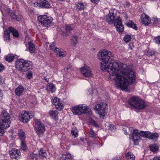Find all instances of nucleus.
I'll use <instances>...</instances> for the list:
<instances>
[{
	"instance_id": "bb28decb",
	"label": "nucleus",
	"mask_w": 160,
	"mask_h": 160,
	"mask_svg": "<svg viewBox=\"0 0 160 160\" xmlns=\"http://www.w3.org/2000/svg\"><path fill=\"white\" fill-rule=\"evenodd\" d=\"M47 155L46 150L44 149H41L39 152L38 156H39L41 158L43 159L46 157Z\"/></svg>"
},
{
	"instance_id": "c85d7f7f",
	"label": "nucleus",
	"mask_w": 160,
	"mask_h": 160,
	"mask_svg": "<svg viewBox=\"0 0 160 160\" xmlns=\"http://www.w3.org/2000/svg\"><path fill=\"white\" fill-rule=\"evenodd\" d=\"M78 36L76 35H74L71 38V44L74 47L78 42Z\"/></svg>"
},
{
	"instance_id": "0eeeda50",
	"label": "nucleus",
	"mask_w": 160,
	"mask_h": 160,
	"mask_svg": "<svg viewBox=\"0 0 160 160\" xmlns=\"http://www.w3.org/2000/svg\"><path fill=\"white\" fill-rule=\"evenodd\" d=\"M106 106L107 104L106 103L102 102L98 104L95 108L96 110L98 111L100 117L103 118L106 115Z\"/></svg>"
},
{
	"instance_id": "dca6fc26",
	"label": "nucleus",
	"mask_w": 160,
	"mask_h": 160,
	"mask_svg": "<svg viewBox=\"0 0 160 160\" xmlns=\"http://www.w3.org/2000/svg\"><path fill=\"white\" fill-rule=\"evenodd\" d=\"M141 22L142 24L148 25L150 22L151 20L148 16L145 14H142L141 16Z\"/></svg>"
},
{
	"instance_id": "a19ab883",
	"label": "nucleus",
	"mask_w": 160,
	"mask_h": 160,
	"mask_svg": "<svg viewBox=\"0 0 160 160\" xmlns=\"http://www.w3.org/2000/svg\"><path fill=\"white\" fill-rule=\"evenodd\" d=\"M29 50H34L35 49L34 45L31 42H28Z\"/></svg>"
},
{
	"instance_id": "ea45409f",
	"label": "nucleus",
	"mask_w": 160,
	"mask_h": 160,
	"mask_svg": "<svg viewBox=\"0 0 160 160\" xmlns=\"http://www.w3.org/2000/svg\"><path fill=\"white\" fill-rule=\"evenodd\" d=\"M149 148L150 150L153 152L156 151L158 149L157 146L155 145H151Z\"/></svg>"
},
{
	"instance_id": "1a4fd4ad",
	"label": "nucleus",
	"mask_w": 160,
	"mask_h": 160,
	"mask_svg": "<svg viewBox=\"0 0 160 160\" xmlns=\"http://www.w3.org/2000/svg\"><path fill=\"white\" fill-rule=\"evenodd\" d=\"M35 128L36 133L39 136L42 134L45 130L44 125L42 122L38 121L35 122Z\"/></svg>"
},
{
	"instance_id": "f3484780",
	"label": "nucleus",
	"mask_w": 160,
	"mask_h": 160,
	"mask_svg": "<svg viewBox=\"0 0 160 160\" xmlns=\"http://www.w3.org/2000/svg\"><path fill=\"white\" fill-rule=\"evenodd\" d=\"M79 105L72 108V111L74 115H80L81 114Z\"/></svg>"
},
{
	"instance_id": "7ed1b4c3",
	"label": "nucleus",
	"mask_w": 160,
	"mask_h": 160,
	"mask_svg": "<svg viewBox=\"0 0 160 160\" xmlns=\"http://www.w3.org/2000/svg\"><path fill=\"white\" fill-rule=\"evenodd\" d=\"M106 21L110 24H114L116 26L117 31L122 32L124 29L121 19L119 16H116V14L110 12L106 17Z\"/></svg>"
},
{
	"instance_id": "5fc2aeb1",
	"label": "nucleus",
	"mask_w": 160,
	"mask_h": 160,
	"mask_svg": "<svg viewBox=\"0 0 160 160\" xmlns=\"http://www.w3.org/2000/svg\"><path fill=\"white\" fill-rule=\"evenodd\" d=\"M2 91L0 89V99L2 98Z\"/></svg>"
},
{
	"instance_id": "9b49d317",
	"label": "nucleus",
	"mask_w": 160,
	"mask_h": 160,
	"mask_svg": "<svg viewBox=\"0 0 160 160\" xmlns=\"http://www.w3.org/2000/svg\"><path fill=\"white\" fill-rule=\"evenodd\" d=\"M80 70L81 73L85 77L90 78L92 76L91 70L88 66H84L80 69Z\"/></svg>"
},
{
	"instance_id": "7c9ffc66",
	"label": "nucleus",
	"mask_w": 160,
	"mask_h": 160,
	"mask_svg": "<svg viewBox=\"0 0 160 160\" xmlns=\"http://www.w3.org/2000/svg\"><path fill=\"white\" fill-rule=\"evenodd\" d=\"M125 156L126 159L127 160H134L135 159V157L131 152H128L125 155Z\"/></svg>"
},
{
	"instance_id": "2eb2a0df",
	"label": "nucleus",
	"mask_w": 160,
	"mask_h": 160,
	"mask_svg": "<svg viewBox=\"0 0 160 160\" xmlns=\"http://www.w3.org/2000/svg\"><path fill=\"white\" fill-rule=\"evenodd\" d=\"M52 103L55 106V107L57 109L61 110L62 108L63 105L60 102L59 99L57 97L54 98L52 100Z\"/></svg>"
},
{
	"instance_id": "bf43d9fd",
	"label": "nucleus",
	"mask_w": 160,
	"mask_h": 160,
	"mask_svg": "<svg viewBox=\"0 0 160 160\" xmlns=\"http://www.w3.org/2000/svg\"><path fill=\"white\" fill-rule=\"evenodd\" d=\"M30 51V53H34L35 51Z\"/></svg>"
},
{
	"instance_id": "f03ea898",
	"label": "nucleus",
	"mask_w": 160,
	"mask_h": 160,
	"mask_svg": "<svg viewBox=\"0 0 160 160\" xmlns=\"http://www.w3.org/2000/svg\"><path fill=\"white\" fill-rule=\"evenodd\" d=\"M15 64V68L18 71L22 72L28 71L27 76V78L31 79L32 78V73L29 71L33 68V64L31 61L22 59H18Z\"/></svg>"
},
{
	"instance_id": "052dcab7",
	"label": "nucleus",
	"mask_w": 160,
	"mask_h": 160,
	"mask_svg": "<svg viewBox=\"0 0 160 160\" xmlns=\"http://www.w3.org/2000/svg\"><path fill=\"white\" fill-rule=\"evenodd\" d=\"M2 78H1V77H0V83H1L2 82Z\"/></svg>"
},
{
	"instance_id": "2f4dec72",
	"label": "nucleus",
	"mask_w": 160,
	"mask_h": 160,
	"mask_svg": "<svg viewBox=\"0 0 160 160\" xmlns=\"http://www.w3.org/2000/svg\"><path fill=\"white\" fill-rule=\"evenodd\" d=\"M18 134L21 141L25 140L26 138L25 133L23 131L20 130L18 132Z\"/></svg>"
},
{
	"instance_id": "4be33fe9",
	"label": "nucleus",
	"mask_w": 160,
	"mask_h": 160,
	"mask_svg": "<svg viewBox=\"0 0 160 160\" xmlns=\"http://www.w3.org/2000/svg\"><path fill=\"white\" fill-rule=\"evenodd\" d=\"M47 90L48 92H51L52 93L54 92L56 90L55 85L52 83H49L47 86Z\"/></svg>"
},
{
	"instance_id": "6e6552de",
	"label": "nucleus",
	"mask_w": 160,
	"mask_h": 160,
	"mask_svg": "<svg viewBox=\"0 0 160 160\" xmlns=\"http://www.w3.org/2000/svg\"><path fill=\"white\" fill-rule=\"evenodd\" d=\"M38 20L42 25L43 26H47L51 23L52 18L47 15H42L38 17Z\"/></svg>"
},
{
	"instance_id": "20e7f679",
	"label": "nucleus",
	"mask_w": 160,
	"mask_h": 160,
	"mask_svg": "<svg viewBox=\"0 0 160 160\" xmlns=\"http://www.w3.org/2000/svg\"><path fill=\"white\" fill-rule=\"evenodd\" d=\"M0 136L5 132V129L9 127L11 123L10 114L5 110H3L0 115Z\"/></svg>"
},
{
	"instance_id": "49530a36",
	"label": "nucleus",
	"mask_w": 160,
	"mask_h": 160,
	"mask_svg": "<svg viewBox=\"0 0 160 160\" xmlns=\"http://www.w3.org/2000/svg\"><path fill=\"white\" fill-rule=\"evenodd\" d=\"M78 132L77 130H72L71 131V133L72 135L74 136L75 137H76L78 136Z\"/></svg>"
},
{
	"instance_id": "6ab92c4d",
	"label": "nucleus",
	"mask_w": 160,
	"mask_h": 160,
	"mask_svg": "<svg viewBox=\"0 0 160 160\" xmlns=\"http://www.w3.org/2000/svg\"><path fill=\"white\" fill-rule=\"evenodd\" d=\"M122 128L125 134L129 135L132 133L133 129L132 128H129L127 126H124Z\"/></svg>"
},
{
	"instance_id": "603ef678",
	"label": "nucleus",
	"mask_w": 160,
	"mask_h": 160,
	"mask_svg": "<svg viewBox=\"0 0 160 160\" xmlns=\"http://www.w3.org/2000/svg\"><path fill=\"white\" fill-rule=\"evenodd\" d=\"M91 1L93 3H97L99 1V0H91Z\"/></svg>"
},
{
	"instance_id": "b1692460",
	"label": "nucleus",
	"mask_w": 160,
	"mask_h": 160,
	"mask_svg": "<svg viewBox=\"0 0 160 160\" xmlns=\"http://www.w3.org/2000/svg\"><path fill=\"white\" fill-rule=\"evenodd\" d=\"M9 33V30H5L4 32L3 38L4 40L6 42H9L10 40Z\"/></svg>"
},
{
	"instance_id": "a211bd4d",
	"label": "nucleus",
	"mask_w": 160,
	"mask_h": 160,
	"mask_svg": "<svg viewBox=\"0 0 160 160\" xmlns=\"http://www.w3.org/2000/svg\"><path fill=\"white\" fill-rule=\"evenodd\" d=\"M37 5L40 7L46 8H48L50 6L49 3L46 0H44L40 3H37Z\"/></svg>"
},
{
	"instance_id": "09e8293b",
	"label": "nucleus",
	"mask_w": 160,
	"mask_h": 160,
	"mask_svg": "<svg viewBox=\"0 0 160 160\" xmlns=\"http://www.w3.org/2000/svg\"><path fill=\"white\" fill-rule=\"evenodd\" d=\"M147 52L146 53L147 55L148 56H152L154 53L152 51H147Z\"/></svg>"
},
{
	"instance_id": "37998d69",
	"label": "nucleus",
	"mask_w": 160,
	"mask_h": 160,
	"mask_svg": "<svg viewBox=\"0 0 160 160\" xmlns=\"http://www.w3.org/2000/svg\"><path fill=\"white\" fill-rule=\"evenodd\" d=\"M29 157L32 159H37L38 154L33 153H30L29 155Z\"/></svg>"
},
{
	"instance_id": "e433bc0d",
	"label": "nucleus",
	"mask_w": 160,
	"mask_h": 160,
	"mask_svg": "<svg viewBox=\"0 0 160 160\" xmlns=\"http://www.w3.org/2000/svg\"><path fill=\"white\" fill-rule=\"evenodd\" d=\"M50 115L53 117H56L58 115V112L57 111L50 110L49 112Z\"/></svg>"
},
{
	"instance_id": "58836bf2",
	"label": "nucleus",
	"mask_w": 160,
	"mask_h": 160,
	"mask_svg": "<svg viewBox=\"0 0 160 160\" xmlns=\"http://www.w3.org/2000/svg\"><path fill=\"white\" fill-rule=\"evenodd\" d=\"M153 24L154 25H157L160 22V19L157 17H154L153 18Z\"/></svg>"
},
{
	"instance_id": "79ce46f5",
	"label": "nucleus",
	"mask_w": 160,
	"mask_h": 160,
	"mask_svg": "<svg viewBox=\"0 0 160 160\" xmlns=\"http://www.w3.org/2000/svg\"><path fill=\"white\" fill-rule=\"evenodd\" d=\"M50 48L51 50H56L57 49L60 50L59 48L56 46L55 43L54 42H53L52 44L50 46Z\"/></svg>"
},
{
	"instance_id": "8fccbe9b",
	"label": "nucleus",
	"mask_w": 160,
	"mask_h": 160,
	"mask_svg": "<svg viewBox=\"0 0 160 160\" xmlns=\"http://www.w3.org/2000/svg\"><path fill=\"white\" fill-rule=\"evenodd\" d=\"M109 129L111 130H113L116 129V128L113 124L109 125Z\"/></svg>"
},
{
	"instance_id": "de8ad7c7",
	"label": "nucleus",
	"mask_w": 160,
	"mask_h": 160,
	"mask_svg": "<svg viewBox=\"0 0 160 160\" xmlns=\"http://www.w3.org/2000/svg\"><path fill=\"white\" fill-rule=\"evenodd\" d=\"M72 66L70 65H68L67 67L64 68V69L65 71H67L68 72H69L71 71V68Z\"/></svg>"
},
{
	"instance_id": "a878e982",
	"label": "nucleus",
	"mask_w": 160,
	"mask_h": 160,
	"mask_svg": "<svg viewBox=\"0 0 160 160\" xmlns=\"http://www.w3.org/2000/svg\"><path fill=\"white\" fill-rule=\"evenodd\" d=\"M14 58L15 56L12 54H8L4 57L5 60L9 62L13 61Z\"/></svg>"
},
{
	"instance_id": "6e6d98bb",
	"label": "nucleus",
	"mask_w": 160,
	"mask_h": 160,
	"mask_svg": "<svg viewBox=\"0 0 160 160\" xmlns=\"http://www.w3.org/2000/svg\"><path fill=\"white\" fill-rule=\"evenodd\" d=\"M153 160H160V157H155L153 159Z\"/></svg>"
},
{
	"instance_id": "39448f33",
	"label": "nucleus",
	"mask_w": 160,
	"mask_h": 160,
	"mask_svg": "<svg viewBox=\"0 0 160 160\" xmlns=\"http://www.w3.org/2000/svg\"><path fill=\"white\" fill-rule=\"evenodd\" d=\"M128 103L131 106L138 110L143 109L147 106L144 101L138 96L132 97L128 100Z\"/></svg>"
},
{
	"instance_id": "72a5a7b5",
	"label": "nucleus",
	"mask_w": 160,
	"mask_h": 160,
	"mask_svg": "<svg viewBox=\"0 0 160 160\" xmlns=\"http://www.w3.org/2000/svg\"><path fill=\"white\" fill-rule=\"evenodd\" d=\"M77 9L79 11L83 10L85 8V5L82 3H78L77 5Z\"/></svg>"
},
{
	"instance_id": "423d86ee",
	"label": "nucleus",
	"mask_w": 160,
	"mask_h": 160,
	"mask_svg": "<svg viewBox=\"0 0 160 160\" xmlns=\"http://www.w3.org/2000/svg\"><path fill=\"white\" fill-rule=\"evenodd\" d=\"M149 132L148 131L144 132L142 131L139 132L138 129H133L132 136L134 144L135 145H138L139 142L141 140L140 137L148 138Z\"/></svg>"
},
{
	"instance_id": "ddd939ff",
	"label": "nucleus",
	"mask_w": 160,
	"mask_h": 160,
	"mask_svg": "<svg viewBox=\"0 0 160 160\" xmlns=\"http://www.w3.org/2000/svg\"><path fill=\"white\" fill-rule=\"evenodd\" d=\"M80 108L81 114L85 113L87 115H90L92 114L90 108L85 104H80Z\"/></svg>"
},
{
	"instance_id": "aec40b11",
	"label": "nucleus",
	"mask_w": 160,
	"mask_h": 160,
	"mask_svg": "<svg viewBox=\"0 0 160 160\" xmlns=\"http://www.w3.org/2000/svg\"><path fill=\"white\" fill-rule=\"evenodd\" d=\"M56 56L60 58H62L66 55V52L64 51H54Z\"/></svg>"
},
{
	"instance_id": "393cba45",
	"label": "nucleus",
	"mask_w": 160,
	"mask_h": 160,
	"mask_svg": "<svg viewBox=\"0 0 160 160\" xmlns=\"http://www.w3.org/2000/svg\"><path fill=\"white\" fill-rule=\"evenodd\" d=\"M24 90L23 87L22 86H19L15 89V93L18 96H20Z\"/></svg>"
},
{
	"instance_id": "c756f323",
	"label": "nucleus",
	"mask_w": 160,
	"mask_h": 160,
	"mask_svg": "<svg viewBox=\"0 0 160 160\" xmlns=\"http://www.w3.org/2000/svg\"><path fill=\"white\" fill-rule=\"evenodd\" d=\"M126 24L128 26L136 30L137 29V27L136 24L131 21H129L126 23Z\"/></svg>"
},
{
	"instance_id": "f704fd0d",
	"label": "nucleus",
	"mask_w": 160,
	"mask_h": 160,
	"mask_svg": "<svg viewBox=\"0 0 160 160\" xmlns=\"http://www.w3.org/2000/svg\"><path fill=\"white\" fill-rule=\"evenodd\" d=\"M88 135L90 137L94 138L96 136L97 134L92 128H90V130L88 133Z\"/></svg>"
},
{
	"instance_id": "13d9d810",
	"label": "nucleus",
	"mask_w": 160,
	"mask_h": 160,
	"mask_svg": "<svg viewBox=\"0 0 160 160\" xmlns=\"http://www.w3.org/2000/svg\"><path fill=\"white\" fill-rule=\"evenodd\" d=\"M44 79L45 81H46L47 82H48V79L46 77H44Z\"/></svg>"
},
{
	"instance_id": "864d4df0",
	"label": "nucleus",
	"mask_w": 160,
	"mask_h": 160,
	"mask_svg": "<svg viewBox=\"0 0 160 160\" xmlns=\"http://www.w3.org/2000/svg\"><path fill=\"white\" fill-rule=\"evenodd\" d=\"M4 66L0 63V72L3 69Z\"/></svg>"
},
{
	"instance_id": "f8f14e48",
	"label": "nucleus",
	"mask_w": 160,
	"mask_h": 160,
	"mask_svg": "<svg viewBox=\"0 0 160 160\" xmlns=\"http://www.w3.org/2000/svg\"><path fill=\"white\" fill-rule=\"evenodd\" d=\"M5 12L8 13L12 19H15L17 21H19L21 19L22 16L20 15H16L15 11L11 12L10 9L6 7L4 8Z\"/></svg>"
},
{
	"instance_id": "4c0bfd02",
	"label": "nucleus",
	"mask_w": 160,
	"mask_h": 160,
	"mask_svg": "<svg viewBox=\"0 0 160 160\" xmlns=\"http://www.w3.org/2000/svg\"><path fill=\"white\" fill-rule=\"evenodd\" d=\"M131 39V35H126L124 38L123 40L125 42L128 43L130 41Z\"/></svg>"
},
{
	"instance_id": "f257e3e1",
	"label": "nucleus",
	"mask_w": 160,
	"mask_h": 160,
	"mask_svg": "<svg viewBox=\"0 0 160 160\" xmlns=\"http://www.w3.org/2000/svg\"><path fill=\"white\" fill-rule=\"evenodd\" d=\"M98 57L102 61L101 62L102 71L108 70L111 75V79H113L117 86L122 89L127 90L128 87L133 84L135 81L134 72L126 65L121 66L118 62H111L113 59L112 54L108 51H100Z\"/></svg>"
},
{
	"instance_id": "5701e85b",
	"label": "nucleus",
	"mask_w": 160,
	"mask_h": 160,
	"mask_svg": "<svg viewBox=\"0 0 160 160\" xmlns=\"http://www.w3.org/2000/svg\"><path fill=\"white\" fill-rule=\"evenodd\" d=\"M60 160H73V159L71 154L68 153L63 155V157L61 158Z\"/></svg>"
},
{
	"instance_id": "c03bdc74",
	"label": "nucleus",
	"mask_w": 160,
	"mask_h": 160,
	"mask_svg": "<svg viewBox=\"0 0 160 160\" xmlns=\"http://www.w3.org/2000/svg\"><path fill=\"white\" fill-rule=\"evenodd\" d=\"M90 123L91 124L95 127L97 128L99 127V126L98 123L95 121L93 120H91L90 121Z\"/></svg>"
},
{
	"instance_id": "9d476101",
	"label": "nucleus",
	"mask_w": 160,
	"mask_h": 160,
	"mask_svg": "<svg viewBox=\"0 0 160 160\" xmlns=\"http://www.w3.org/2000/svg\"><path fill=\"white\" fill-rule=\"evenodd\" d=\"M33 117V115L31 113L23 111L21 115H19V118L21 122L26 123L28 122L30 119L32 118Z\"/></svg>"
},
{
	"instance_id": "680f3d73",
	"label": "nucleus",
	"mask_w": 160,
	"mask_h": 160,
	"mask_svg": "<svg viewBox=\"0 0 160 160\" xmlns=\"http://www.w3.org/2000/svg\"><path fill=\"white\" fill-rule=\"evenodd\" d=\"M82 140V141H83V140H82H82Z\"/></svg>"
},
{
	"instance_id": "473e14b6",
	"label": "nucleus",
	"mask_w": 160,
	"mask_h": 160,
	"mask_svg": "<svg viewBox=\"0 0 160 160\" xmlns=\"http://www.w3.org/2000/svg\"><path fill=\"white\" fill-rule=\"evenodd\" d=\"M73 26V25H66V33H65V35H68V33H69L73 29V28H74L73 27H72Z\"/></svg>"
},
{
	"instance_id": "412c9836",
	"label": "nucleus",
	"mask_w": 160,
	"mask_h": 160,
	"mask_svg": "<svg viewBox=\"0 0 160 160\" xmlns=\"http://www.w3.org/2000/svg\"><path fill=\"white\" fill-rule=\"evenodd\" d=\"M10 32L12 33L13 36L14 37H17L19 36V33L18 31L14 29L12 27H10L8 28Z\"/></svg>"
},
{
	"instance_id": "cd10ccee",
	"label": "nucleus",
	"mask_w": 160,
	"mask_h": 160,
	"mask_svg": "<svg viewBox=\"0 0 160 160\" xmlns=\"http://www.w3.org/2000/svg\"><path fill=\"white\" fill-rule=\"evenodd\" d=\"M158 137V135L157 133H152L149 132L148 138L156 141Z\"/></svg>"
},
{
	"instance_id": "4468645a",
	"label": "nucleus",
	"mask_w": 160,
	"mask_h": 160,
	"mask_svg": "<svg viewBox=\"0 0 160 160\" xmlns=\"http://www.w3.org/2000/svg\"><path fill=\"white\" fill-rule=\"evenodd\" d=\"M11 158L12 159H18L21 155L20 151L16 148H12L9 151Z\"/></svg>"
},
{
	"instance_id": "c9c22d12",
	"label": "nucleus",
	"mask_w": 160,
	"mask_h": 160,
	"mask_svg": "<svg viewBox=\"0 0 160 160\" xmlns=\"http://www.w3.org/2000/svg\"><path fill=\"white\" fill-rule=\"evenodd\" d=\"M21 148L23 151H25L27 149V147L26 144L25 142V140L21 141Z\"/></svg>"
},
{
	"instance_id": "a18cd8bd",
	"label": "nucleus",
	"mask_w": 160,
	"mask_h": 160,
	"mask_svg": "<svg viewBox=\"0 0 160 160\" xmlns=\"http://www.w3.org/2000/svg\"><path fill=\"white\" fill-rule=\"evenodd\" d=\"M154 40L156 43L160 44V36H158L155 38Z\"/></svg>"
},
{
	"instance_id": "3c124183",
	"label": "nucleus",
	"mask_w": 160,
	"mask_h": 160,
	"mask_svg": "<svg viewBox=\"0 0 160 160\" xmlns=\"http://www.w3.org/2000/svg\"><path fill=\"white\" fill-rule=\"evenodd\" d=\"M134 47V46L133 45V43H129V48H128L130 49H133Z\"/></svg>"
},
{
	"instance_id": "4d7b16f0",
	"label": "nucleus",
	"mask_w": 160,
	"mask_h": 160,
	"mask_svg": "<svg viewBox=\"0 0 160 160\" xmlns=\"http://www.w3.org/2000/svg\"><path fill=\"white\" fill-rule=\"evenodd\" d=\"M112 160H120V158L118 157H115L113 158Z\"/></svg>"
}]
</instances>
